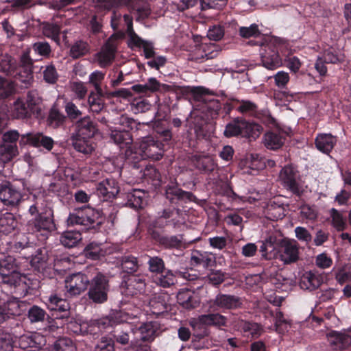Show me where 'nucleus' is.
Returning a JSON list of instances; mask_svg holds the SVG:
<instances>
[{"label":"nucleus","mask_w":351,"mask_h":351,"mask_svg":"<svg viewBox=\"0 0 351 351\" xmlns=\"http://www.w3.org/2000/svg\"><path fill=\"white\" fill-rule=\"evenodd\" d=\"M166 147L163 143L155 141L153 136L146 137L140 144L138 153L127 149L125 152V165L133 169L142 168L143 159L160 160L164 156Z\"/></svg>","instance_id":"1"},{"label":"nucleus","mask_w":351,"mask_h":351,"mask_svg":"<svg viewBox=\"0 0 351 351\" xmlns=\"http://www.w3.org/2000/svg\"><path fill=\"white\" fill-rule=\"evenodd\" d=\"M76 211L75 213H71L68 217L66 223L69 226L81 225L95 232L99 231L105 223V216L99 210L87 206Z\"/></svg>","instance_id":"2"},{"label":"nucleus","mask_w":351,"mask_h":351,"mask_svg":"<svg viewBox=\"0 0 351 351\" xmlns=\"http://www.w3.org/2000/svg\"><path fill=\"white\" fill-rule=\"evenodd\" d=\"M110 290V276L97 271L90 280L86 293L87 299L92 304H104L108 300Z\"/></svg>","instance_id":"3"},{"label":"nucleus","mask_w":351,"mask_h":351,"mask_svg":"<svg viewBox=\"0 0 351 351\" xmlns=\"http://www.w3.org/2000/svg\"><path fill=\"white\" fill-rule=\"evenodd\" d=\"M179 216L180 209L173 206L165 208L158 211L156 216L149 223L147 228L149 236L155 234L156 232H166L165 229L167 228L173 229L180 228Z\"/></svg>","instance_id":"4"},{"label":"nucleus","mask_w":351,"mask_h":351,"mask_svg":"<svg viewBox=\"0 0 351 351\" xmlns=\"http://www.w3.org/2000/svg\"><path fill=\"white\" fill-rule=\"evenodd\" d=\"M27 191L24 180L17 182L4 181L0 184V199L5 206L16 208L27 198Z\"/></svg>","instance_id":"5"},{"label":"nucleus","mask_w":351,"mask_h":351,"mask_svg":"<svg viewBox=\"0 0 351 351\" xmlns=\"http://www.w3.org/2000/svg\"><path fill=\"white\" fill-rule=\"evenodd\" d=\"M263 127L254 122H249L242 117H236L228 122L223 131L226 138L242 136L256 139L259 136Z\"/></svg>","instance_id":"6"},{"label":"nucleus","mask_w":351,"mask_h":351,"mask_svg":"<svg viewBox=\"0 0 351 351\" xmlns=\"http://www.w3.org/2000/svg\"><path fill=\"white\" fill-rule=\"evenodd\" d=\"M27 229L37 237H40V241H45L51 232L56 230L53 219V211L51 208H46L33 217L27 222Z\"/></svg>","instance_id":"7"},{"label":"nucleus","mask_w":351,"mask_h":351,"mask_svg":"<svg viewBox=\"0 0 351 351\" xmlns=\"http://www.w3.org/2000/svg\"><path fill=\"white\" fill-rule=\"evenodd\" d=\"M40 99L36 90L29 91L26 99L19 98L14 102L13 116L16 119L38 117L41 112Z\"/></svg>","instance_id":"8"},{"label":"nucleus","mask_w":351,"mask_h":351,"mask_svg":"<svg viewBox=\"0 0 351 351\" xmlns=\"http://www.w3.org/2000/svg\"><path fill=\"white\" fill-rule=\"evenodd\" d=\"M39 283L37 280H32L24 274H21L3 284L9 287L12 293L14 295L11 298L21 300V298L34 294V291L38 287Z\"/></svg>","instance_id":"9"},{"label":"nucleus","mask_w":351,"mask_h":351,"mask_svg":"<svg viewBox=\"0 0 351 351\" xmlns=\"http://www.w3.org/2000/svg\"><path fill=\"white\" fill-rule=\"evenodd\" d=\"M27 306L26 301L18 300L16 298L7 300L0 296V328L1 324L10 319L21 315Z\"/></svg>","instance_id":"10"},{"label":"nucleus","mask_w":351,"mask_h":351,"mask_svg":"<svg viewBox=\"0 0 351 351\" xmlns=\"http://www.w3.org/2000/svg\"><path fill=\"white\" fill-rule=\"evenodd\" d=\"M129 319V314L121 310L112 311L109 315L99 319H93L89 324L90 334H97L105 331Z\"/></svg>","instance_id":"11"},{"label":"nucleus","mask_w":351,"mask_h":351,"mask_svg":"<svg viewBox=\"0 0 351 351\" xmlns=\"http://www.w3.org/2000/svg\"><path fill=\"white\" fill-rule=\"evenodd\" d=\"M154 245L162 250H180L184 245L183 234H169L167 232H156L149 236Z\"/></svg>","instance_id":"12"},{"label":"nucleus","mask_w":351,"mask_h":351,"mask_svg":"<svg viewBox=\"0 0 351 351\" xmlns=\"http://www.w3.org/2000/svg\"><path fill=\"white\" fill-rule=\"evenodd\" d=\"M279 177L285 189L298 196L301 195L300 175L296 167L291 165L285 166L281 169Z\"/></svg>","instance_id":"13"},{"label":"nucleus","mask_w":351,"mask_h":351,"mask_svg":"<svg viewBox=\"0 0 351 351\" xmlns=\"http://www.w3.org/2000/svg\"><path fill=\"white\" fill-rule=\"evenodd\" d=\"M23 269L21 261L14 256L8 255L0 258V278L3 284L21 274Z\"/></svg>","instance_id":"14"},{"label":"nucleus","mask_w":351,"mask_h":351,"mask_svg":"<svg viewBox=\"0 0 351 351\" xmlns=\"http://www.w3.org/2000/svg\"><path fill=\"white\" fill-rule=\"evenodd\" d=\"M45 304L53 319H63L69 317V303L57 294H51L46 298Z\"/></svg>","instance_id":"15"},{"label":"nucleus","mask_w":351,"mask_h":351,"mask_svg":"<svg viewBox=\"0 0 351 351\" xmlns=\"http://www.w3.org/2000/svg\"><path fill=\"white\" fill-rule=\"evenodd\" d=\"M90 278L82 272L73 274L65 280V288L69 296L73 297L88 291Z\"/></svg>","instance_id":"16"},{"label":"nucleus","mask_w":351,"mask_h":351,"mask_svg":"<svg viewBox=\"0 0 351 351\" xmlns=\"http://www.w3.org/2000/svg\"><path fill=\"white\" fill-rule=\"evenodd\" d=\"M279 258L285 264L295 263L299 259V248L296 241L282 239L278 245Z\"/></svg>","instance_id":"17"},{"label":"nucleus","mask_w":351,"mask_h":351,"mask_svg":"<svg viewBox=\"0 0 351 351\" xmlns=\"http://www.w3.org/2000/svg\"><path fill=\"white\" fill-rule=\"evenodd\" d=\"M21 147L30 145L36 148L43 147L47 151H51L54 145L53 139L40 132L27 133L21 135L19 141Z\"/></svg>","instance_id":"18"},{"label":"nucleus","mask_w":351,"mask_h":351,"mask_svg":"<svg viewBox=\"0 0 351 351\" xmlns=\"http://www.w3.org/2000/svg\"><path fill=\"white\" fill-rule=\"evenodd\" d=\"M261 55L262 64L267 69L274 70L282 65V58L275 45L263 46Z\"/></svg>","instance_id":"19"},{"label":"nucleus","mask_w":351,"mask_h":351,"mask_svg":"<svg viewBox=\"0 0 351 351\" xmlns=\"http://www.w3.org/2000/svg\"><path fill=\"white\" fill-rule=\"evenodd\" d=\"M241 305L242 302L239 297L221 293H218L214 299L210 301V308L214 311L237 309Z\"/></svg>","instance_id":"20"},{"label":"nucleus","mask_w":351,"mask_h":351,"mask_svg":"<svg viewBox=\"0 0 351 351\" xmlns=\"http://www.w3.org/2000/svg\"><path fill=\"white\" fill-rule=\"evenodd\" d=\"M97 195L104 201H112L120 191L118 182L112 178H108L97 184Z\"/></svg>","instance_id":"21"},{"label":"nucleus","mask_w":351,"mask_h":351,"mask_svg":"<svg viewBox=\"0 0 351 351\" xmlns=\"http://www.w3.org/2000/svg\"><path fill=\"white\" fill-rule=\"evenodd\" d=\"M123 278L126 295L134 296L145 292L146 284L145 279L143 276L135 274L126 276L123 275Z\"/></svg>","instance_id":"22"},{"label":"nucleus","mask_w":351,"mask_h":351,"mask_svg":"<svg viewBox=\"0 0 351 351\" xmlns=\"http://www.w3.org/2000/svg\"><path fill=\"white\" fill-rule=\"evenodd\" d=\"M165 197L172 204L191 201L193 195L191 192L185 191L178 184H168L165 188Z\"/></svg>","instance_id":"23"},{"label":"nucleus","mask_w":351,"mask_h":351,"mask_svg":"<svg viewBox=\"0 0 351 351\" xmlns=\"http://www.w3.org/2000/svg\"><path fill=\"white\" fill-rule=\"evenodd\" d=\"M153 130L155 141L162 143L165 147H169L173 138L169 124L167 121H158L154 123Z\"/></svg>","instance_id":"24"},{"label":"nucleus","mask_w":351,"mask_h":351,"mask_svg":"<svg viewBox=\"0 0 351 351\" xmlns=\"http://www.w3.org/2000/svg\"><path fill=\"white\" fill-rule=\"evenodd\" d=\"M156 328L152 322L142 324L139 327L134 328V340L136 343L139 341L150 343L154 341Z\"/></svg>","instance_id":"25"},{"label":"nucleus","mask_w":351,"mask_h":351,"mask_svg":"<svg viewBox=\"0 0 351 351\" xmlns=\"http://www.w3.org/2000/svg\"><path fill=\"white\" fill-rule=\"evenodd\" d=\"M128 321L117 324L114 330L111 332L113 337L112 339L122 345L128 344L130 335H134V328Z\"/></svg>","instance_id":"26"},{"label":"nucleus","mask_w":351,"mask_h":351,"mask_svg":"<svg viewBox=\"0 0 351 351\" xmlns=\"http://www.w3.org/2000/svg\"><path fill=\"white\" fill-rule=\"evenodd\" d=\"M76 136L84 139H90L97 132L98 130L95 123L91 121L89 117L80 119L76 123Z\"/></svg>","instance_id":"27"},{"label":"nucleus","mask_w":351,"mask_h":351,"mask_svg":"<svg viewBox=\"0 0 351 351\" xmlns=\"http://www.w3.org/2000/svg\"><path fill=\"white\" fill-rule=\"evenodd\" d=\"M109 135L110 141L119 145L120 148L127 147L133 142L131 132L128 130L121 128V127L110 128Z\"/></svg>","instance_id":"28"},{"label":"nucleus","mask_w":351,"mask_h":351,"mask_svg":"<svg viewBox=\"0 0 351 351\" xmlns=\"http://www.w3.org/2000/svg\"><path fill=\"white\" fill-rule=\"evenodd\" d=\"M215 258L213 254L200 250H193L191 256V264L194 267L208 268L215 265Z\"/></svg>","instance_id":"29"},{"label":"nucleus","mask_w":351,"mask_h":351,"mask_svg":"<svg viewBox=\"0 0 351 351\" xmlns=\"http://www.w3.org/2000/svg\"><path fill=\"white\" fill-rule=\"evenodd\" d=\"M237 327L244 336L253 339L258 338L263 332V328L259 324L243 319L237 322Z\"/></svg>","instance_id":"30"},{"label":"nucleus","mask_w":351,"mask_h":351,"mask_svg":"<svg viewBox=\"0 0 351 351\" xmlns=\"http://www.w3.org/2000/svg\"><path fill=\"white\" fill-rule=\"evenodd\" d=\"M168 87V85L161 84L156 78L150 77L145 84L133 85L131 87V89L137 93L149 95L151 93L160 91L162 89L165 90Z\"/></svg>","instance_id":"31"},{"label":"nucleus","mask_w":351,"mask_h":351,"mask_svg":"<svg viewBox=\"0 0 351 351\" xmlns=\"http://www.w3.org/2000/svg\"><path fill=\"white\" fill-rule=\"evenodd\" d=\"M337 142V137L331 134H319L315 139V147L328 155L332 152Z\"/></svg>","instance_id":"32"},{"label":"nucleus","mask_w":351,"mask_h":351,"mask_svg":"<svg viewBox=\"0 0 351 351\" xmlns=\"http://www.w3.org/2000/svg\"><path fill=\"white\" fill-rule=\"evenodd\" d=\"M119 263L121 273L126 276L137 274L141 266L138 258L133 255H125L122 256Z\"/></svg>","instance_id":"33"},{"label":"nucleus","mask_w":351,"mask_h":351,"mask_svg":"<svg viewBox=\"0 0 351 351\" xmlns=\"http://www.w3.org/2000/svg\"><path fill=\"white\" fill-rule=\"evenodd\" d=\"M285 141V134L280 131H269L264 135L265 146L269 149H278L283 145Z\"/></svg>","instance_id":"34"},{"label":"nucleus","mask_w":351,"mask_h":351,"mask_svg":"<svg viewBox=\"0 0 351 351\" xmlns=\"http://www.w3.org/2000/svg\"><path fill=\"white\" fill-rule=\"evenodd\" d=\"M66 121V117L53 105L49 111L47 117V125L51 128L57 129L63 127Z\"/></svg>","instance_id":"35"},{"label":"nucleus","mask_w":351,"mask_h":351,"mask_svg":"<svg viewBox=\"0 0 351 351\" xmlns=\"http://www.w3.org/2000/svg\"><path fill=\"white\" fill-rule=\"evenodd\" d=\"M17 226V219L12 213L7 212L0 215V234L8 235L12 233Z\"/></svg>","instance_id":"36"},{"label":"nucleus","mask_w":351,"mask_h":351,"mask_svg":"<svg viewBox=\"0 0 351 351\" xmlns=\"http://www.w3.org/2000/svg\"><path fill=\"white\" fill-rule=\"evenodd\" d=\"M178 304L186 309H193L197 307V302L195 299L194 293L188 289H182L177 294Z\"/></svg>","instance_id":"37"},{"label":"nucleus","mask_w":351,"mask_h":351,"mask_svg":"<svg viewBox=\"0 0 351 351\" xmlns=\"http://www.w3.org/2000/svg\"><path fill=\"white\" fill-rule=\"evenodd\" d=\"M27 317L31 324L43 323L45 321L50 322L51 319L46 311L38 305H32L29 307Z\"/></svg>","instance_id":"38"},{"label":"nucleus","mask_w":351,"mask_h":351,"mask_svg":"<svg viewBox=\"0 0 351 351\" xmlns=\"http://www.w3.org/2000/svg\"><path fill=\"white\" fill-rule=\"evenodd\" d=\"M101 243L96 242L89 243L84 249V254L88 259L99 261L106 255V250L102 248Z\"/></svg>","instance_id":"39"},{"label":"nucleus","mask_w":351,"mask_h":351,"mask_svg":"<svg viewBox=\"0 0 351 351\" xmlns=\"http://www.w3.org/2000/svg\"><path fill=\"white\" fill-rule=\"evenodd\" d=\"M47 251L38 248L36 254L32 256L30 263L34 270L43 272L47 267Z\"/></svg>","instance_id":"40"},{"label":"nucleus","mask_w":351,"mask_h":351,"mask_svg":"<svg viewBox=\"0 0 351 351\" xmlns=\"http://www.w3.org/2000/svg\"><path fill=\"white\" fill-rule=\"evenodd\" d=\"M329 338L331 344L339 350L345 349L351 344L350 336L345 333L332 331L329 334Z\"/></svg>","instance_id":"41"},{"label":"nucleus","mask_w":351,"mask_h":351,"mask_svg":"<svg viewBox=\"0 0 351 351\" xmlns=\"http://www.w3.org/2000/svg\"><path fill=\"white\" fill-rule=\"evenodd\" d=\"M167 295H159L154 296L149 302L151 311L153 314L160 315L169 309V304L167 303Z\"/></svg>","instance_id":"42"},{"label":"nucleus","mask_w":351,"mask_h":351,"mask_svg":"<svg viewBox=\"0 0 351 351\" xmlns=\"http://www.w3.org/2000/svg\"><path fill=\"white\" fill-rule=\"evenodd\" d=\"M322 57L328 64H340L345 61V55L339 49L330 47L324 50Z\"/></svg>","instance_id":"43"},{"label":"nucleus","mask_w":351,"mask_h":351,"mask_svg":"<svg viewBox=\"0 0 351 351\" xmlns=\"http://www.w3.org/2000/svg\"><path fill=\"white\" fill-rule=\"evenodd\" d=\"M196 167L204 172L210 173L215 169L216 165L213 159L208 156L195 155L194 156Z\"/></svg>","instance_id":"44"},{"label":"nucleus","mask_w":351,"mask_h":351,"mask_svg":"<svg viewBox=\"0 0 351 351\" xmlns=\"http://www.w3.org/2000/svg\"><path fill=\"white\" fill-rule=\"evenodd\" d=\"M200 321L208 326H226L227 318L219 313H208L201 315Z\"/></svg>","instance_id":"45"},{"label":"nucleus","mask_w":351,"mask_h":351,"mask_svg":"<svg viewBox=\"0 0 351 351\" xmlns=\"http://www.w3.org/2000/svg\"><path fill=\"white\" fill-rule=\"evenodd\" d=\"M107 95H99L97 92H91L88 96V103L90 110L94 113L99 114L104 110V102L103 98Z\"/></svg>","instance_id":"46"},{"label":"nucleus","mask_w":351,"mask_h":351,"mask_svg":"<svg viewBox=\"0 0 351 351\" xmlns=\"http://www.w3.org/2000/svg\"><path fill=\"white\" fill-rule=\"evenodd\" d=\"M321 285L319 278L311 271L306 272L301 278L300 285L301 288L310 291L317 289Z\"/></svg>","instance_id":"47"},{"label":"nucleus","mask_w":351,"mask_h":351,"mask_svg":"<svg viewBox=\"0 0 351 351\" xmlns=\"http://www.w3.org/2000/svg\"><path fill=\"white\" fill-rule=\"evenodd\" d=\"M90 52V45L87 42L77 40L71 47L69 56L73 59H78L83 57Z\"/></svg>","instance_id":"48"},{"label":"nucleus","mask_w":351,"mask_h":351,"mask_svg":"<svg viewBox=\"0 0 351 351\" xmlns=\"http://www.w3.org/2000/svg\"><path fill=\"white\" fill-rule=\"evenodd\" d=\"M82 234L79 231L69 230L60 237L61 243L68 248L75 246L82 240Z\"/></svg>","instance_id":"49"},{"label":"nucleus","mask_w":351,"mask_h":351,"mask_svg":"<svg viewBox=\"0 0 351 351\" xmlns=\"http://www.w3.org/2000/svg\"><path fill=\"white\" fill-rule=\"evenodd\" d=\"M8 249L12 252H21V250L32 247L29 238L25 234H19L14 242H9Z\"/></svg>","instance_id":"50"},{"label":"nucleus","mask_w":351,"mask_h":351,"mask_svg":"<svg viewBox=\"0 0 351 351\" xmlns=\"http://www.w3.org/2000/svg\"><path fill=\"white\" fill-rule=\"evenodd\" d=\"M11 76H13L16 80L25 85H29L34 80L33 71L32 69L17 67L16 65Z\"/></svg>","instance_id":"51"},{"label":"nucleus","mask_w":351,"mask_h":351,"mask_svg":"<svg viewBox=\"0 0 351 351\" xmlns=\"http://www.w3.org/2000/svg\"><path fill=\"white\" fill-rule=\"evenodd\" d=\"M43 34L54 41H59L61 27L56 23L45 22L42 26Z\"/></svg>","instance_id":"52"},{"label":"nucleus","mask_w":351,"mask_h":351,"mask_svg":"<svg viewBox=\"0 0 351 351\" xmlns=\"http://www.w3.org/2000/svg\"><path fill=\"white\" fill-rule=\"evenodd\" d=\"M73 145L76 151L85 154L92 153L94 149L90 139H84L76 136L73 140Z\"/></svg>","instance_id":"53"},{"label":"nucleus","mask_w":351,"mask_h":351,"mask_svg":"<svg viewBox=\"0 0 351 351\" xmlns=\"http://www.w3.org/2000/svg\"><path fill=\"white\" fill-rule=\"evenodd\" d=\"M104 77L105 73L99 71H95L89 75L90 84L94 86L95 91L99 95H106V89L104 90L101 86Z\"/></svg>","instance_id":"54"},{"label":"nucleus","mask_w":351,"mask_h":351,"mask_svg":"<svg viewBox=\"0 0 351 351\" xmlns=\"http://www.w3.org/2000/svg\"><path fill=\"white\" fill-rule=\"evenodd\" d=\"M18 154L16 145L0 143V155L4 162L12 160Z\"/></svg>","instance_id":"55"},{"label":"nucleus","mask_w":351,"mask_h":351,"mask_svg":"<svg viewBox=\"0 0 351 351\" xmlns=\"http://www.w3.org/2000/svg\"><path fill=\"white\" fill-rule=\"evenodd\" d=\"M32 50L38 56L48 58L52 53V49L49 43L45 40H38L32 45Z\"/></svg>","instance_id":"56"},{"label":"nucleus","mask_w":351,"mask_h":351,"mask_svg":"<svg viewBox=\"0 0 351 351\" xmlns=\"http://www.w3.org/2000/svg\"><path fill=\"white\" fill-rule=\"evenodd\" d=\"M15 92L14 83L4 77L0 76V99L12 95Z\"/></svg>","instance_id":"57"},{"label":"nucleus","mask_w":351,"mask_h":351,"mask_svg":"<svg viewBox=\"0 0 351 351\" xmlns=\"http://www.w3.org/2000/svg\"><path fill=\"white\" fill-rule=\"evenodd\" d=\"M147 265L149 271L153 274H161L165 269L163 259L157 256L149 257Z\"/></svg>","instance_id":"58"},{"label":"nucleus","mask_w":351,"mask_h":351,"mask_svg":"<svg viewBox=\"0 0 351 351\" xmlns=\"http://www.w3.org/2000/svg\"><path fill=\"white\" fill-rule=\"evenodd\" d=\"M131 110L134 114L145 113L149 111L152 108L150 102L145 98L135 99L131 103Z\"/></svg>","instance_id":"59"},{"label":"nucleus","mask_w":351,"mask_h":351,"mask_svg":"<svg viewBox=\"0 0 351 351\" xmlns=\"http://www.w3.org/2000/svg\"><path fill=\"white\" fill-rule=\"evenodd\" d=\"M145 178L152 182L154 186H159L161 183V175L159 171L153 166H147L143 170Z\"/></svg>","instance_id":"60"},{"label":"nucleus","mask_w":351,"mask_h":351,"mask_svg":"<svg viewBox=\"0 0 351 351\" xmlns=\"http://www.w3.org/2000/svg\"><path fill=\"white\" fill-rule=\"evenodd\" d=\"M141 193V191L134 190L131 193H128L126 195L127 202L126 204L131 208H142L143 198L140 195Z\"/></svg>","instance_id":"61"},{"label":"nucleus","mask_w":351,"mask_h":351,"mask_svg":"<svg viewBox=\"0 0 351 351\" xmlns=\"http://www.w3.org/2000/svg\"><path fill=\"white\" fill-rule=\"evenodd\" d=\"M53 351H76L75 346L69 338H60L56 341Z\"/></svg>","instance_id":"62"},{"label":"nucleus","mask_w":351,"mask_h":351,"mask_svg":"<svg viewBox=\"0 0 351 351\" xmlns=\"http://www.w3.org/2000/svg\"><path fill=\"white\" fill-rule=\"evenodd\" d=\"M114 341L112 338L104 336L97 341L93 351H114Z\"/></svg>","instance_id":"63"},{"label":"nucleus","mask_w":351,"mask_h":351,"mask_svg":"<svg viewBox=\"0 0 351 351\" xmlns=\"http://www.w3.org/2000/svg\"><path fill=\"white\" fill-rule=\"evenodd\" d=\"M282 65L287 67L291 72L295 73L300 70L302 62L298 57L289 53L285 56L282 60Z\"/></svg>","instance_id":"64"}]
</instances>
